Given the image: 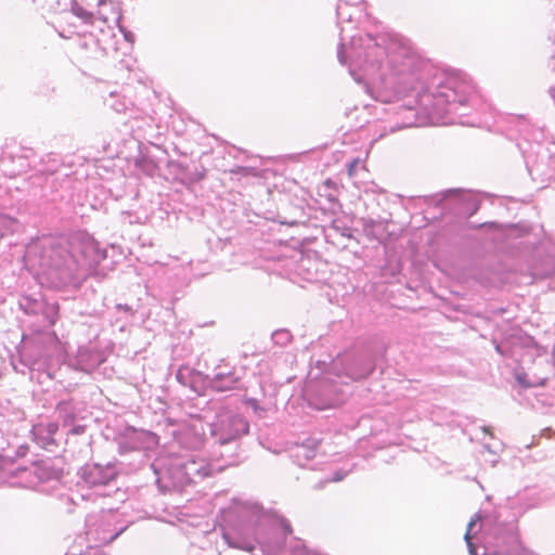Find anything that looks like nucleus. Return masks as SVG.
Segmentation results:
<instances>
[{
    "label": "nucleus",
    "instance_id": "nucleus-1",
    "mask_svg": "<svg viewBox=\"0 0 555 555\" xmlns=\"http://www.w3.org/2000/svg\"><path fill=\"white\" fill-rule=\"evenodd\" d=\"M241 378L242 375L234 365L225 360H221L214 370L210 385L217 391H228L235 389Z\"/></svg>",
    "mask_w": 555,
    "mask_h": 555
},
{
    "label": "nucleus",
    "instance_id": "nucleus-2",
    "mask_svg": "<svg viewBox=\"0 0 555 555\" xmlns=\"http://www.w3.org/2000/svg\"><path fill=\"white\" fill-rule=\"evenodd\" d=\"M220 430L228 438H235L248 431V425L237 415L225 413L219 418Z\"/></svg>",
    "mask_w": 555,
    "mask_h": 555
},
{
    "label": "nucleus",
    "instance_id": "nucleus-3",
    "mask_svg": "<svg viewBox=\"0 0 555 555\" xmlns=\"http://www.w3.org/2000/svg\"><path fill=\"white\" fill-rule=\"evenodd\" d=\"M479 520V516H475L474 518L470 519V521L468 522V526H467V531L465 533V540L467 542V544L469 546L473 545L472 543V535H470V531L473 529V527L476 525V522Z\"/></svg>",
    "mask_w": 555,
    "mask_h": 555
},
{
    "label": "nucleus",
    "instance_id": "nucleus-4",
    "mask_svg": "<svg viewBox=\"0 0 555 555\" xmlns=\"http://www.w3.org/2000/svg\"><path fill=\"white\" fill-rule=\"evenodd\" d=\"M358 164H359V159H358V158H356V159H353V160L348 165V175H349L350 177H352V176H353V173H354V171H356V168H357Z\"/></svg>",
    "mask_w": 555,
    "mask_h": 555
},
{
    "label": "nucleus",
    "instance_id": "nucleus-5",
    "mask_svg": "<svg viewBox=\"0 0 555 555\" xmlns=\"http://www.w3.org/2000/svg\"><path fill=\"white\" fill-rule=\"evenodd\" d=\"M57 430L56 424H50L49 425V433L54 434Z\"/></svg>",
    "mask_w": 555,
    "mask_h": 555
},
{
    "label": "nucleus",
    "instance_id": "nucleus-6",
    "mask_svg": "<svg viewBox=\"0 0 555 555\" xmlns=\"http://www.w3.org/2000/svg\"><path fill=\"white\" fill-rule=\"evenodd\" d=\"M194 388V390L198 393V395H203L204 393V390L203 389H197L195 388L194 386H192Z\"/></svg>",
    "mask_w": 555,
    "mask_h": 555
},
{
    "label": "nucleus",
    "instance_id": "nucleus-7",
    "mask_svg": "<svg viewBox=\"0 0 555 555\" xmlns=\"http://www.w3.org/2000/svg\"><path fill=\"white\" fill-rule=\"evenodd\" d=\"M194 376L197 378H202V375L199 373H196Z\"/></svg>",
    "mask_w": 555,
    "mask_h": 555
}]
</instances>
